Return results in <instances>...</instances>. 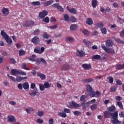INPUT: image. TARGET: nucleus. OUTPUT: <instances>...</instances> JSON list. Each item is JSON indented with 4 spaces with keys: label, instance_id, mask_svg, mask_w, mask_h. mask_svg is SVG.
<instances>
[{
    "label": "nucleus",
    "instance_id": "nucleus-1",
    "mask_svg": "<svg viewBox=\"0 0 124 124\" xmlns=\"http://www.w3.org/2000/svg\"><path fill=\"white\" fill-rule=\"evenodd\" d=\"M90 105V103L89 102H83L81 103V104H78L77 103L72 101V102H69L68 105V107L69 108H79V107H81L82 106V110H85V109H87L88 107Z\"/></svg>",
    "mask_w": 124,
    "mask_h": 124
},
{
    "label": "nucleus",
    "instance_id": "nucleus-2",
    "mask_svg": "<svg viewBox=\"0 0 124 124\" xmlns=\"http://www.w3.org/2000/svg\"><path fill=\"white\" fill-rule=\"evenodd\" d=\"M0 34L3 38L5 39L8 45H12L13 43L12 39L4 31H1Z\"/></svg>",
    "mask_w": 124,
    "mask_h": 124
},
{
    "label": "nucleus",
    "instance_id": "nucleus-3",
    "mask_svg": "<svg viewBox=\"0 0 124 124\" xmlns=\"http://www.w3.org/2000/svg\"><path fill=\"white\" fill-rule=\"evenodd\" d=\"M101 46L103 50L105 51L107 53H108V54H115V51L112 48H107L104 44H102Z\"/></svg>",
    "mask_w": 124,
    "mask_h": 124
},
{
    "label": "nucleus",
    "instance_id": "nucleus-4",
    "mask_svg": "<svg viewBox=\"0 0 124 124\" xmlns=\"http://www.w3.org/2000/svg\"><path fill=\"white\" fill-rule=\"evenodd\" d=\"M70 113V110L68 108H64L63 112H60L58 113V116L61 117V118H66L67 115L66 114Z\"/></svg>",
    "mask_w": 124,
    "mask_h": 124
},
{
    "label": "nucleus",
    "instance_id": "nucleus-5",
    "mask_svg": "<svg viewBox=\"0 0 124 124\" xmlns=\"http://www.w3.org/2000/svg\"><path fill=\"white\" fill-rule=\"evenodd\" d=\"M44 51H45V48L44 47H41L40 46H37L34 49V52L36 54H42Z\"/></svg>",
    "mask_w": 124,
    "mask_h": 124
},
{
    "label": "nucleus",
    "instance_id": "nucleus-6",
    "mask_svg": "<svg viewBox=\"0 0 124 124\" xmlns=\"http://www.w3.org/2000/svg\"><path fill=\"white\" fill-rule=\"evenodd\" d=\"M34 25V21L32 20H27L23 23V27L25 28H29V27H31V26H33Z\"/></svg>",
    "mask_w": 124,
    "mask_h": 124
},
{
    "label": "nucleus",
    "instance_id": "nucleus-7",
    "mask_svg": "<svg viewBox=\"0 0 124 124\" xmlns=\"http://www.w3.org/2000/svg\"><path fill=\"white\" fill-rule=\"evenodd\" d=\"M47 15H48V11L44 10L42 12H40L39 14V18H40V19H44Z\"/></svg>",
    "mask_w": 124,
    "mask_h": 124
},
{
    "label": "nucleus",
    "instance_id": "nucleus-8",
    "mask_svg": "<svg viewBox=\"0 0 124 124\" xmlns=\"http://www.w3.org/2000/svg\"><path fill=\"white\" fill-rule=\"evenodd\" d=\"M35 63L37 65H39V64H40V62H43L45 65H46L47 64V62L44 60V59L41 58L40 59H36L35 60Z\"/></svg>",
    "mask_w": 124,
    "mask_h": 124
},
{
    "label": "nucleus",
    "instance_id": "nucleus-9",
    "mask_svg": "<svg viewBox=\"0 0 124 124\" xmlns=\"http://www.w3.org/2000/svg\"><path fill=\"white\" fill-rule=\"evenodd\" d=\"M52 6L55 8H57V9L59 10V11H61V12H63L64 11L63 8L60 5V3H54L52 5Z\"/></svg>",
    "mask_w": 124,
    "mask_h": 124
},
{
    "label": "nucleus",
    "instance_id": "nucleus-10",
    "mask_svg": "<svg viewBox=\"0 0 124 124\" xmlns=\"http://www.w3.org/2000/svg\"><path fill=\"white\" fill-rule=\"evenodd\" d=\"M31 42L35 45H37V44L40 42V39L38 37L34 36L33 38H32Z\"/></svg>",
    "mask_w": 124,
    "mask_h": 124
},
{
    "label": "nucleus",
    "instance_id": "nucleus-11",
    "mask_svg": "<svg viewBox=\"0 0 124 124\" xmlns=\"http://www.w3.org/2000/svg\"><path fill=\"white\" fill-rule=\"evenodd\" d=\"M67 10L70 13H72V14H77V11H76V9L74 8H69V6H67Z\"/></svg>",
    "mask_w": 124,
    "mask_h": 124
},
{
    "label": "nucleus",
    "instance_id": "nucleus-12",
    "mask_svg": "<svg viewBox=\"0 0 124 124\" xmlns=\"http://www.w3.org/2000/svg\"><path fill=\"white\" fill-rule=\"evenodd\" d=\"M82 67L84 70H90L92 68V65L91 64L84 63L82 64Z\"/></svg>",
    "mask_w": 124,
    "mask_h": 124
},
{
    "label": "nucleus",
    "instance_id": "nucleus-13",
    "mask_svg": "<svg viewBox=\"0 0 124 124\" xmlns=\"http://www.w3.org/2000/svg\"><path fill=\"white\" fill-rule=\"evenodd\" d=\"M114 45V42L112 39L107 40L106 42V46L107 47H112Z\"/></svg>",
    "mask_w": 124,
    "mask_h": 124
},
{
    "label": "nucleus",
    "instance_id": "nucleus-14",
    "mask_svg": "<svg viewBox=\"0 0 124 124\" xmlns=\"http://www.w3.org/2000/svg\"><path fill=\"white\" fill-rule=\"evenodd\" d=\"M118 116H119V114H118V111H116L113 113L110 112V117L112 120L115 119H118Z\"/></svg>",
    "mask_w": 124,
    "mask_h": 124
},
{
    "label": "nucleus",
    "instance_id": "nucleus-15",
    "mask_svg": "<svg viewBox=\"0 0 124 124\" xmlns=\"http://www.w3.org/2000/svg\"><path fill=\"white\" fill-rule=\"evenodd\" d=\"M1 11L4 16H8L9 15V10L6 8H2Z\"/></svg>",
    "mask_w": 124,
    "mask_h": 124
},
{
    "label": "nucleus",
    "instance_id": "nucleus-16",
    "mask_svg": "<svg viewBox=\"0 0 124 124\" xmlns=\"http://www.w3.org/2000/svg\"><path fill=\"white\" fill-rule=\"evenodd\" d=\"M84 55H85V53H84V51H83V50H77V56L78 58H83V56H84Z\"/></svg>",
    "mask_w": 124,
    "mask_h": 124
},
{
    "label": "nucleus",
    "instance_id": "nucleus-17",
    "mask_svg": "<svg viewBox=\"0 0 124 124\" xmlns=\"http://www.w3.org/2000/svg\"><path fill=\"white\" fill-rule=\"evenodd\" d=\"M107 109L108 111L113 113V112L116 111V107L114 105H111L110 107H108Z\"/></svg>",
    "mask_w": 124,
    "mask_h": 124
},
{
    "label": "nucleus",
    "instance_id": "nucleus-18",
    "mask_svg": "<svg viewBox=\"0 0 124 124\" xmlns=\"http://www.w3.org/2000/svg\"><path fill=\"white\" fill-rule=\"evenodd\" d=\"M111 117V112L108 111H105L104 112V117L105 119H109Z\"/></svg>",
    "mask_w": 124,
    "mask_h": 124
},
{
    "label": "nucleus",
    "instance_id": "nucleus-19",
    "mask_svg": "<svg viewBox=\"0 0 124 124\" xmlns=\"http://www.w3.org/2000/svg\"><path fill=\"white\" fill-rule=\"evenodd\" d=\"M11 73L12 75H14V76H17V75H19V70L12 69L11 70Z\"/></svg>",
    "mask_w": 124,
    "mask_h": 124
},
{
    "label": "nucleus",
    "instance_id": "nucleus-20",
    "mask_svg": "<svg viewBox=\"0 0 124 124\" xmlns=\"http://www.w3.org/2000/svg\"><path fill=\"white\" fill-rule=\"evenodd\" d=\"M8 121L9 122H11V123H14V124H15V123H16V119L14 116L12 115H9L8 116Z\"/></svg>",
    "mask_w": 124,
    "mask_h": 124
},
{
    "label": "nucleus",
    "instance_id": "nucleus-21",
    "mask_svg": "<svg viewBox=\"0 0 124 124\" xmlns=\"http://www.w3.org/2000/svg\"><path fill=\"white\" fill-rule=\"evenodd\" d=\"M78 26L77 25V24H71L70 26V31H76L77 30V28Z\"/></svg>",
    "mask_w": 124,
    "mask_h": 124
},
{
    "label": "nucleus",
    "instance_id": "nucleus-22",
    "mask_svg": "<svg viewBox=\"0 0 124 124\" xmlns=\"http://www.w3.org/2000/svg\"><path fill=\"white\" fill-rule=\"evenodd\" d=\"M70 68V66L68 64H64L62 65V69L64 70V71H66V70H68Z\"/></svg>",
    "mask_w": 124,
    "mask_h": 124
},
{
    "label": "nucleus",
    "instance_id": "nucleus-23",
    "mask_svg": "<svg viewBox=\"0 0 124 124\" xmlns=\"http://www.w3.org/2000/svg\"><path fill=\"white\" fill-rule=\"evenodd\" d=\"M111 123L113 124H121L122 122L118 120V118H115L111 120Z\"/></svg>",
    "mask_w": 124,
    "mask_h": 124
},
{
    "label": "nucleus",
    "instance_id": "nucleus-24",
    "mask_svg": "<svg viewBox=\"0 0 124 124\" xmlns=\"http://www.w3.org/2000/svg\"><path fill=\"white\" fill-rule=\"evenodd\" d=\"M22 87L24 90H29L30 89V85L28 82H24L22 84Z\"/></svg>",
    "mask_w": 124,
    "mask_h": 124
},
{
    "label": "nucleus",
    "instance_id": "nucleus-25",
    "mask_svg": "<svg viewBox=\"0 0 124 124\" xmlns=\"http://www.w3.org/2000/svg\"><path fill=\"white\" fill-rule=\"evenodd\" d=\"M53 2L54 1L52 0H48L44 3V6H49V5H51V4H52Z\"/></svg>",
    "mask_w": 124,
    "mask_h": 124
},
{
    "label": "nucleus",
    "instance_id": "nucleus-26",
    "mask_svg": "<svg viewBox=\"0 0 124 124\" xmlns=\"http://www.w3.org/2000/svg\"><path fill=\"white\" fill-rule=\"evenodd\" d=\"M86 24L87 25H89V26H91L93 24V19L91 18H88L86 19Z\"/></svg>",
    "mask_w": 124,
    "mask_h": 124
},
{
    "label": "nucleus",
    "instance_id": "nucleus-27",
    "mask_svg": "<svg viewBox=\"0 0 124 124\" xmlns=\"http://www.w3.org/2000/svg\"><path fill=\"white\" fill-rule=\"evenodd\" d=\"M37 76L38 77H40L42 80H45L46 79V76H45V75L41 73H38Z\"/></svg>",
    "mask_w": 124,
    "mask_h": 124
},
{
    "label": "nucleus",
    "instance_id": "nucleus-28",
    "mask_svg": "<svg viewBox=\"0 0 124 124\" xmlns=\"http://www.w3.org/2000/svg\"><path fill=\"white\" fill-rule=\"evenodd\" d=\"M92 6L93 8H95L97 6V0H92Z\"/></svg>",
    "mask_w": 124,
    "mask_h": 124
},
{
    "label": "nucleus",
    "instance_id": "nucleus-29",
    "mask_svg": "<svg viewBox=\"0 0 124 124\" xmlns=\"http://www.w3.org/2000/svg\"><path fill=\"white\" fill-rule=\"evenodd\" d=\"M92 60H101V56L99 55H93L92 58Z\"/></svg>",
    "mask_w": 124,
    "mask_h": 124
},
{
    "label": "nucleus",
    "instance_id": "nucleus-30",
    "mask_svg": "<svg viewBox=\"0 0 124 124\" xmlns=\"http://www.w3.org/2000/svg\"><path fill=\"white\" fill-rule=\"evenodd\" d=\"M88 96L87 95H82L80 96V101H83V102H86V98H87Z\"/></svg>",
    "mask_w": 124,
    "mask_h": 124
},
{
    "label": "nucleus",
    "instance_id": "nucleus-31",
    "mask_svg": "<svg viewBox=\"0 0 124 124\" xmlns=\"http://www.w3.org/2000/svg\"><path fill=\"white\" fill-rule=\"evenodd\" d=\"M83 43L85 44V45H86V46H87V47H89V46H90V45H91V41H88L87 39H84L83 40Z\"/></svg>",
    "mask_w": 124,
    "mask_h": 124
},
{
    "label": "nucleus",
    "instance_id": "nucleus-32",
    "mask_svg": "<svg viewBox=\"0 0 124 124\" xmlns=\"http://www.w3.org/2000/svg\"><path fill=\"white\" fill-rule=\"evenodd\" d=\"M116 69L120 70V69L124 68V63L123 64H119L116 66L115 67Z\"/></svg>",
    "mask_w": 124,
    "mask_h": 124
},
{
    "label": "nucleus",
    "instance_id": "nucleus-33",
    "mask_svg": "<svg viewBox=\"0 0 124 124\" xmlns=\"http://www.w3.org/2000/svg\"><path fill=\"white\" fill-rule=\"evenodd\" d=\"M36 58V56L35 55H32L31 56H30L28 59L29 61H31V62H35V59Z\"/></svg>",
    "mask_w": 124,
    "mask_h": 124
},
{
    "label": "nucleus",
    "instance_id": "nucleus-34",
    "mask_svg": "<svg viewBox=\"0 0 124 124\" xmlns=\"http://www.w3.org/2000/svg\"><path fill=\"white\" fill-rule=\"evenodd\" d=\"M26 55V51L23 49H20L19 51V56L22 57V56H25Z\"/></svg>",
    "mask_w": 124,
    "mask_h": 124
},
{
    "label": "nucleus",
    "instance_id": "nucleus-35",
    "mask_svg": "<svg viewBox=\"0 0 124 124\" xmlns=\"http://www.w3.org/2000/svg\"><path fill=\"white\" fill-rule=\"evenodd\" d=\"M93 81L94 79L92 78H86L84 80L83 83H90V82H93Z\"/></svg>",
    "mask_w": 124,
    "mask_h": 124
},
{
    "label": "nucleus",
    "instance_id": "nucleus-36",
    "mask_svg": "<svg viewBox=\"0 0 124 124\" xmlns=\"http://www.w3.org/2000/svg\"><path fill=\"white\" fill-rule=\"evenodd\" d=\"M93 90V88H92V86L90 84H87L86 85V91L87 92H88L89 93L91 91Z\"/></svg>",
    "mask_w": 124,
    "mask_h": 124
},
{
    "label": "nucleus",
    "instance_id": "nucleus-37",
    "mask_svg": "<svg viewBox=\"0 0 124 124\" xmlns=\"http://www.w3.org/2000/svg\"><path fill=\"white\" fill-rule=\"evenodd\" d=\"M63 17H64V21H66L67 22L69 21L70 17H69V16H68V15H67L66 14H63Z\"/></svg>",
    "mask_w": 124,
    "mask_h": 124
},
{
    "label": "nucleus",
    "instance_id": "nucleus-38",
    "mask_svg": "<svg viewBox=\"0 0 124 124\" xmlns=\"http://www.w3.org/2000/svg\"><path fill=\"white\" fill-rule=\"evenodd\" d=\"M89 95L91 97H94V96H95V92L91 90V92H89Z\"/></svg>",
    "mask_w": 124,
    "mask_h": 124
},
{
    "label": "nucleus",
    "instance_id": "nucleus-39",
    "mask_svg": "<svg viewBox=\"0 0 124 124\" xmlns=\"http://www.w3.org/2000/svg\"><path fill=\"white\" fill-rule=\"evenodd\" d=\"M69 20L71 21V22H72V23H75V22L77 21L76 17L73 16L70 17Z\"/></svg>",
    "mask_w": 124,
    "mask_h": 124
},
{
    "label": "nucleus",
    "instance_id": "nucleus-40",
    "mask_svg": "<svg viewBox=\"0 0 124 124\" xmlns=\"http://www.w3.org/2000/svg\"><path fill=\"white\" fill-rule=\"evenodd\" d=\"M97 108V105L96 104H93L91 106L90 109H91L92 111H93L94 110H95Z\"/></svg>",
    "mask_w": 124,
    "mask_h": 124
},
{
    "label": "nucleus",
    "instance_id": "nucleus-41",
    "mask_svg": "<svg viewBox=\"0 0 124 124\" xmlns=\"http://www.w3.org/2000/svg\"><path fill=\"white\" fill-rule=\"evenodd\" d=\"M117 104L119 108H120V109H124V105H123V103H121V102H117Z\"/></svg>",
    "mask_w": 124,
    "mask_h": 124
},
{
    "label": "nucleus",
    "instance_id": "nucleus-42",
    "mask_svg": "<svg viewBox=\"0 0 124 124\" xmlns=\"http://www.w3.org/2000/svg\"><path fill=\"white\" fill-rule=\"evenodd\" d=\"M22 68H23V69H25V70H30V69L27 67V64H26V63H23L22 65Z\"/></svg>",
    "mask_w": 124,
    "mask_h": 124
},
{
    "label": "nucleus",
    "instance_id": "nucleus-43",
    "mask_svg": "<svg viewBox=\"0 0 124 124\" xmlns=\"http://www.w3.org/2000/svg\"><path fill=\"white\" fill-rule=\"evenodd\" d=\"M37 93V92H36V90H34L31 93H29V94L31 96H35Z\"/></svg>",
    "mask_w": 124,
    "mask_h": 124
},
{
    "label": "nucleus",
    "instance_id": "nucleus-44",
    "mask_svg": "<svg viewBox=\"0 0 124 124\" xmlns=\"http://www.w3.org/2000/svg\"><path fill=\"white\" fill-rule=\"evenodd\" d=\"M82 33L85 34V35H86L87 36H90L91 33L87 30H84L82 31Z\"/></svg>",
    "mask_w": 124,
    "mask_h": 124
},
{
    "label": "nucleus",
    "instance_id": "nucleus-45",
    "mask_svg": "<svg viewBox=\"0 0 124 124\" xmlns=\"http://www.w3.org/2000/svg\"><path fill=\"white\" fill-rule=\"evenodd\" d=\"M31 4L34 6L40 5V2L39 1H33L31 2Z\"/></svg>",
    "mask_w": 124,
    "mask_h": 124
},
{
    "label": "nucleus",
    "instance_id": "nucleus-46",
    "mask_svg": "<svg viewBox=\"0 0 124 124\" xmlns=\"http://www.w3.org/2000/svg\"><path fill=\"white\" fill-rule=\"evenodd\" d=\"M108 80H109V82L110 83V84H113V82H114V79H113V77H111V76H108L107 78Z\"/></svg>",
    "mask_w": 124,
    "mask_h": 124
},
{
    "label": "nucleus",
    "instance_id": "nucleus-47",
    "mask_svg": "<svg viewBox=\"0 0 124 124\" xmlns=\"http://www.w3.org/2000/svg\"><path fill=\"white\" fill-rule=\"evenodd\" d=\"M115 41L117 42V43H120L121 44H124V42L119 38H116Z\"/></svg>",
    "mask_w": 124,
    "mask_h": 124
},
{
    "label": "nucleus",
    "instance_id": "nucleus-48",
    "mask_svg": "<svg viewBox=\"0 0 124 124\" xmlns=\"http://www.w3.org/2000/svg\"><path fill=\"white\" fill-rule=\"evenodd\" d=\"M43 37L45 39H48L49 38V34H47V32H45L43 34Z\"/></svg>",
    "mask_w": 124,
    "mask_h": 124
},
{
    "label": "nucleus",
    "instance_id": "nucleus-49",
    "mask_svg": "<svg viewBox=\"0 0 124 124\" xmlns=\"http://www.w3.org/2000/svg\"><path fill=\"white\" fill-rule=\"evenodd\" d=\"M101 31L102 33L106 34L107 33V30L105 28H101Z\"/></svg>",
    "mask_w": 124,
    "mask_h": 124
},
{
    "label": "nucleus",
    "instance_id": "nucleus-50",
    "mask_svg": "<svg viewBox=\"0 0 124 124\" xmlns=\"http://www.w3.org/2000/svg\"><path fill=\"white\" fill-rule=\"evenodd\" d=\"M103 23L102 22H100V23H98L95 24V26L97 28H101V27H103Z\"/></svg>",
    "mask_w": 124,
    "mask_h": 124
},
{
    "label": "nucleus",
    "instance_id": "nucleus-51",
    "mask_svg": "<svg viewBox=\"0 0 124 124\" xmlns=\"http://www.w3.org/2000/svg\"><path fill=\"white\" fill-rule=\"evenodd\" d=\"M37 115L39 116V117H42L44 115V111H39L37 113Z\"/></svg>",
    "mask_w": 124,
    "mask_h": 124
},
{
    "label": "nucleus",
    "instance_id": "nucleus-52",
    "mask_svg": "<svg viewBox=\"0 0 124 124\" xmlns=\"http://www.w3.org/2000/svg\"><path fill=\"white\" fill-rule=\"evenodd\" d=\"M39 33H40V30L39 29L35 30L33 32L34 35H38Z\"/></svg>",
    "mask_w": 124,
    "mask_h": 124
},
{
    "label": "nucleus",
    "instance_id": "nucleus-53",
    "mask_svg": "<svg viewBox=\"0 0 124 124\" xmlns=\"http://www.w3.org/2000/svg\"><path fill=\"white\" fill-rule=\"evenodd\" d=\"M44 86L45 89H48V88H50V84H49V82H46L44 84Z\"/></svg>",
    "mask_w": 124,
    "mask_h": 124
},
{
    "label": "nucleus",
    "instance_id": "nucleus-54",
    "mask_svg": "<svg viewBox=\"0 0 124 124\" xmlns=\"http://www.w3.org/2000/svg\"><path fill=\"white\" fill-rule=\"evenodd\" d=\"M7 76L9 78V79H10V80L13 81V82H16V78H14L12 76H9V74H8Z\"/></svg>",
    "mask_w": 124,
    "mask_h": 124
},
{
    "label": "nucleus",
    "instance_id": "nucleus-55",
    "mask_svg": "<svg viewBox=\"0 0 124 124\" xmlns=\"http://www.w3.org/2000/svg\"><path fill=\"white\" fill-rule=\"evenodd\" d=\"M18 75H23L26 76L27 75V73L23 72L22 70H19L18 72Z\"/></svg>",
    "mask_w": 124,
    "mask_h": 124
},
{
    "label": "nucleus",
    "instance_id": "nucleus-56",
    "mask_svg": "<svg viewBox=\"0 0 124 124\" xmlns=\"http://www.w3.org/2000/svg\"><path fill=\"white\" fill-rule=\"evenodd\" d=\"M16 82H21V81H23L22 77H21L20 76L17 77L16 78Z\"/></svg>",
    "mask_w": 124,
    "mask_h": 124
},
{
    "label": "nucleus",
    "instance_id": "nucleus-57",
    "mask_svg": "<svg viewBox=\"0 0 124 124\" xmlns=\"http://www.w3.org/2000/svg\"><path fill=\"white\" fill-rule=\"evenodd\" d=\"M9 62L11 63H13V64H15L16 63V61L14 58H10Z\"/></svg>",
    "mask_w": 124,
    "mask_h": 124
},
{
    "label": "nucleus",
    "instance_id": "nucleus-58",
    "mask_svg": "<svg viewBox=\"0 0 124 124\" xmlns=\"http://www.w3.org/2000/svg\"><path fill=\"white\" fill-rule=\"evenodd\" d=\"M49 17L48 16L46 17L43 19V22H45V23H49Z\"/></svg>",
    "mask_w": 124,
    "mask_h": 124
},
{
    "label": "nucleus",
    "instance_id": "nucleus-59",
    "mask_svg": "<svg viewBox=\"0 0 124 124\" xmlns=\"http://www.w3.org/2000/svg\"><path fill=\"white\" fill-rule=\"evenodd\" d=\"M73 113L74 114L75 116H80L81 115V112L79 111H73Z\"/></svg>",
    "mask_w": 124,
    "mask_h": 124
},
{
    "label": "nucleus",
    "instance_id": "nucleus-60",
    "mask_svg": "<svg viewBox=\"0 0 124 124\" xmlns=\"http://www.w3.org/2000/svg\"><path fill=\"white\" fill-rule=\"evenodd\" d=\"M39 88L40 91H44L45 90V87H44V85H43L42 84H40L39 85Z\"/></svg>",
    "mask_w": 124,
    "mask_h": 124
},
{
    "label": "nucleus",
    "instance_id": "nucleus-61",
    "mask_svg": "<svg viewBox=\"0 0 124 124\" xmlns=\"http://www.w3.org/2000/svg\"><path fill=\"white\" fill-rule=\"evenodd\" d=\"M31 111H34L33 108H26V111L28 114H31Z\"/></svg>",
    "mask_w": 124,
    "mask_h": 124
},
{
    "label": "nucleus",
    "instance_id": "nucleus-62",
    "mask_svg": "<svg viewBox=\"0 0 124 124\" xmlns=\"http://www.w3.org/2000/svg\"><path fill=\"white\" fill-rule=\"evenodd\" d=\"M66 39L68 40L71 43H73V38H71V37H67Z\"/></svg>",
    "mask_w": 124,
    "mask_h": 124
},
{
    "label": "nucleus",
    "instance_id": "nucleus-63",
    "mask_svg": "<svg viewBox=\"0 0 124 124\" xmlns=\"http://www.w3.org/2000/svg\"><path fill=\"white\" fill-rule=\"evenodd\" d=\"M120 118H124V112L120 111L119 114Z\"/></svg>",
    "mask_w": 124,
    "mask_h": 124
},
{
    "label": "nucleus",
    "instance_id": "nucleus-64",
    "mask_svg": "<svg viewBox=\"0 0 124 124\" xmlns=\"http://www.w3.org/2000/svg\"><path fill=\"white\" fill-rule=\"evenodd\" d=\"M121 37H124V29L120 32Z\"/></svg>",
    "mask_w": 124,
    "mask_h": 124
}]
</instances>
